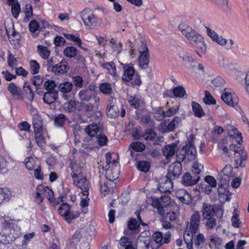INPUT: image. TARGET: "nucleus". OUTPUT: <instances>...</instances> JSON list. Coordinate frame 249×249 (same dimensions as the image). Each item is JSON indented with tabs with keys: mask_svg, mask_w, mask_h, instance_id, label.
Here are the masks:
<instances>
[{
	"mask_svg": "<svg viewBox=\"0 0 249 249\" xmlns=\"http://www.w3.org/2000/svg\"><path fill=\"white\" fill-rule=\"evenodd\" d=\"M78 95L81 101L88 103L85 106L87 111H92L100 102L99 97L94 92L91 85L87 89L81 90Z\"/></svg>",
	"mask_w": 249,
	"mask_h": 249,
	"instance_id": "obj_1",
	"label": "nucleus"
},
{
	"mask_svg": "<svg viewBox=\"0 0 249 249\" xmlns=\"http://www.w3.org/2000/svg\"><path fill=\"white\" fill-rule=\"evenodd\" d=\"M15 230L3 216H0V243L7 245L11 243L18 237V233H15Z\"/></svg>",
	"mask_w": 249,
	"mask_h": 249,
	"instance_id": "obj_2",
	"label": "nucleus"
},
{
	"mask_svg": "<svg viewBox=\"0 0 249 249\" xmlns=\"http://www.w3.org/2000/svg\"><path fill=\"white\" fill-rule=\"evenodd\" d=\"M187 32L185 36L191 43L196 46V53L200 56L205 53L207 50L206 45L204 41V38L202 36L192 28Z\"/></svg>",
	"mask_w": 249,
	"mask_h": 249,
	"instance_id": "obj_3",
	"label": "nucleus"
},
{
	"mask_svg": "<svg viewBox=\"0 0 249 249\" xmlns=\"http://www.w3.org/2000/svg\"><path fill=\"white\" fill-rule=\"evenodd\" d=\"M121 64L124 70L122 80L124 82H129L128 86L133 88L139 87L142 84V81L140 76L137 73L135 74V70L133 67L129 64H123L122 63Z\"/></svg>",
	"mask_w": 249,
	"mask_h": 249,
	"instance_id": "obj_4",
	"label": "nucleus"
},
{
	"mask_svg": "<svg viewBox=\"0 0 249 249\" xmlns=\"http://www.w3.org/2000/svg\"><path fill=\"white\" fill-rule=\"evenodd\" d=\"M196 155V150L193 141L184 146L181 149H178L177 158L178 160L183 161L187 159L188 161L194 160Z\"/></svg>",
	"mask_w": 249,
	"mask_h": 249,
	"instance_id": "obj_5",
	"label": "nucleus"
},
{
	"mask_svg": "<svg viewBox=\"0 0 249 249\" xmlns=\"http://www.w3.org/2000/svg\"><path fill=\"white\" fill-rule=\"evenodd\" d=\"M58 212L68 223L79 217L80 213L78 210H74V207L71 206L67 203H62L58 209Z\"/></svg>",
	"mask_w": 249,
	"mask_h": 249,
	"instance_id": "obj_6",
	"label": "nucleus"
},
{
	"mask_svg": "<svg viewBox=\"0 0 249 249\" xmlns=\"http://www.w3.org/2000/svg\"><path fill=\"white\" fill-rule=\"evenodd\" d=\"M203 219H206V226L208 230L214 229L216 225V220L215 216V211L212 205L204 204L201 211Z\"/></svg>",
	"mask_w": 249,
	"mask_h": 249,
	"instance_id": "obj_7",
	"label": "nucleus"
},
{
	"mask_svg": "<svg viewBox=\"0 0 249 249\" xmlns=\"http://www.w3.org/2000/svg\"><path fill=\"white\" fill-rule=\"evenodd\" d=\"M104 130L103 125L101 123H92L85 128V132L89 138L85 139L84 142H92L94 139L98 135V133L102 132Z\"/></svg>",
	"mask_w": 249,
	"mask_h": 249,
	"instance_id": "obj_8",
	"label": "nucleus"
},
{
	"mask_svg": "<svg viewBox=\"0 0 249 249\" xmlns=\"http://www.w3.org/2000/svg\"><path fill=\"white\" fill-rule=\"evenodd\" d=\"M81 18L86 26L90 28L96 27L98 24V18L95 16L93 11L89 8H85L81 12Z\"/></svg>",
	"mask_w": 249,
	"mask_h": 249,
	"instance_id": "obj_9",
	"label": "nucleus"
},
{
	"mask_svg": "<svg viewBox=\"0 0 249 249\" xmlns=\"http://www.w3.org/2000/svg\"><path fill=\"white\" fill-rule=\"evenodd\" d=\"M181 162L177 160L176 162L172 163L169 166L166 175L167 178L174 180L180 176L182 168Z\"/></svg>",
	"mask_w": 249,
	"mask_h": 249,
	"instance_id": "obj_10",
	"label": "nucleus"
},
{
	"mask_svg": "<svg viewBox=\"0 0 249 249\" xmlns=\"http://www.w3.org/2000/svg\"><path fill=\"white\" fill-rule=\"evenodd\" d=\"M142 137L146 141L153 142L154 145L160 144L163 142V138L157 135L153 129L148 128L142 134Z\"/></svg>",
	"mask_w": 249,
	"mask_h": 249,
	"instance_id": "obj_11",
	"label": "nucleus"
},
{
	"mask_svg": "<svg viewBox=\"0 0 249 249\" xmlns=\"http://www.w3.org/2000/svg\"><path fill=\"white\" fill-rule=\"evenodd\" d=\"M72 179L74 184L81 190V192L84 195L88 196L89 188L86 178L81 175V177L73 178Z\"/></svg>",
	"mask_w": 249,
	"mask_h": 249,
	"instance_id": "obj_12",
	"label": "nucleus"
},
{
	"mask_svg": "<svg viewBox=\"0 0 249 249\" xmlns=\"http://www.w3.org/2000/svg\"><path fill=\"white\" fill-rule=\"evenodd\" d=\"M200 221V215L197 211H195L190 218V230L192 233H196L198 230Z\"/></svg>",
	"mask_w": 249,
	"mask_h": 249,
	"instance_id": "obj_13",
	"label": "nucleus"
},
{
	"mask_svg": "<svg viewBox=\"0 0 249 249\" xmlns=\"http://www.w3.org/2000/svg\"><path fill=\"white\" fill-rule=\"evenodd\" d=\"M221 98L227 105L230 107H234L237 104L236 98L233 97L231 91L229 89H224Z\"/></svg>",
	"mask_w": 249,
	"mask_h": 249,
	"instance_id": "obj_14",
	"label": "nucleus"
},
{
	"mask_svg": "<svg viewBox=\"0 0 249 249\" xmlns=\"http://www.w3.org/2000/svg\"><path fill=\"white\" fill-rule=\"evenodd\" d=\"M69 70L68 63L65 60L53 65L52 68V71L56 75H61L66 73Z\"/></svg>",
	"mask_w": 249,
	"mask_h": 249,
	"instance_id": "obj_15",
	"label": "nucleus"
},
{
	"mask_svg": "<svg viewBox=\"0 0 249 249\" xmlns=\"http://www.w3.org/2000/svg\"><path fill=\"white\" fill-rule=\"evenodd\" d=\"M176 196L183 203L190 204L192 198L191 195L184 189L177 190L176 192Z\"/></svg>",
	"mask_w": 249,
	"mask_h": 249,
	"instance_id": "obj_16",
	"label": "nucleus"
},
{
	"mask_svg": "<svg viewBox=\"0 0 249 249\" xmlns=\"http://www.w3.org/2000/svg\"><path fill=\"white\" fill-rule=\"evenodd\" d=\"M206 28L207 35L213 41L221 46H225L227 43V40L224 38L222 36H219L214 31L211 30L209 27Z\"/></svg>",
	"mask_w": 249,
	"mask_h": 249,
	"instance_id": "obj_17",
	"label": "nucleus"
},
{
	"mask_svg": "<svg viewBox=\"0 0 249 249\" xmlns=\"http://www.w3.org/2000/svg\"><path fill=\"white\" fill-rule=\"evenodd\" d=\"M200 179V176H192L190 173H185L182 178L181 182L185 186H192L196 184Z\"/></svg>",
	"mask_w": 249,
	"mask_h": 249,
	"instance_id": "obj_18",
	"label": "nucleus"
},
{
	"mask_svg": "<svg viewBox=\"0 0 249 249\" xmlns=\"http://www.w3.org/2000/svg\"><path fill=\"white\" fill-rule=\"evenodd\" d=\"M234 151L237 153V155L235 156L234 161L237 166H241L242 167H245V164L244 161L246 160L247 154L246 152L240 150L239 152L238 149L234 150Z\"/></svg>",
	"mask_w": 249,
	"mask_h": 249,
	"instance_id": "obj_19",
	"label": "nucleus"
},
{
	"mask_svg": "<svg viewBox=\"0 0 249 249\" xmlns=\"http://www.w3.org/2000/svg\"><path fill=\"white\" fill-rule=\"evenodd\" d=\"M7 89L13 96L16 97L17 99L20 100H23V97L20 88L18 87L15 83H9L7 87Z\"/></svg>",
	"mask_w": 249,
	"mask_h": 249,
	"instance_id": "obj_20",
	"label": "nucleus"
},
{
	"mask_svg": "<svg viewBox=\"0 0 249 249\" xmlns=\"http://www.w3.org/2000/svg\"><path fill=\"white\" fill-rule=\"evenodd\" d=\"M173 179L169 178L166 177V178L164 182H161L160 186L158 187L159 190L162 193H167L170 192L173 188Z\"/></svg>",
	"mask_w": 249,
	"mask_h": 249,
	"instance_id": "obj_21",
	"label": "nucleus"
},
{
	"mask_svg": "<svg viewBox=\"0 0 249 249\" xmlns=\"http://www.w3.org/2000/svg\"><path fill=\"white\" fill-rule=\"evenodd\" d=\"M70 167L72 171L71 173V177H81L82 172L81 166L76 161L71 160L70 163Z\"/></svg>",
	"mask_w": 249,
	"mask_h": 249,
	"instance_id": "obj_22",
	"label": "nucleus"
},
{
	"mask_svg": "<svg viewBox=\"0 0 249 249\" xmlns=\"http://www.w3.org/2000/svg\"><path fill=\"white\" fill-rule=\"evenodd\" d=\"M58 98V92L47 91L44 93L43 100L45 103L50 105Z\"/></svg>",
	"mask_w": 249,
	"mask_h": 249,
	"instance_id": "obj_23",
	"label": "nucleus"
},
{
	"mask_svg": "<svg viewBox=\"0 0 249 249\" xmlns=\"http://www.w3.org/2000/svg\"><path fill=\"white\" fill-rule=\"evenodd\" d=\"M142 110L136 111L135 119L140 120V123L142 124H147L151 121V118L148 114H142Z\"/></svg>",
	"mask_w": 249,
	"mask_h": 249,
	"instance_id": "obj_24",
	"label": "nucleus"
},
{
	"mask_svg": "<svg viewBox=\"0 0 249 249\" xmlns=\"http://www.w3.org/2000/svg\"><path fill=\"white\" fill-rule=\"evenodd\" d=\"M33 125L34 131H42L43 122L40 115L38 114H35L33 115Z\"/></svg>",
	"mask_w": 249,
	"mask_h": 249,
	"instance_id": "obj_25",
	"label": "nucleus"
},
{
	"mask_svg": "<svg viewBox=\"0 0 249 249\" xmlns=\"http://www.w3.org/2000/svg\"><path fill=\"white\" fill-rule=\"evenodd\" d=\"M212 3L217 6L224 12L228 13L230 8L228 4V0H210Z\"/></svg>",
	"mask_w": 249,
	"mask_h": 249,
	"instance_id": "obj_26",
	"label": "nucleus"
},
{
	"mask_svg": "<svg viewBox=\"0 0 249 249\" xmlns=\"http://www.w3.org/2000/svg\"><path fill=\"white\" fill-rule=\"evenodd\" d=\"M177 146V143H172L171 144L166 145L164 147L163 150V155L167 159H169L175 154Z\"/></svg>",
	"mask_w": 249,
	"mask_h": 249,
	"instance_id": "obj_27",
	"label": "nucleus"
},
{
	"mask_svg": "<svg viewBox=\"0 0 249 249\" xmlns=\"http://www.w3.org/2000/svg\"><path fill=\"white\" fill-rule=\"evenodd\" d=\"M227 186L218 185L217 192L219 199L223 198L225 201H230L231 197L230 196V192L225 188Z\"/></svg>",
	"mask_w": 249,
	"mask_h": 249,
	"instance_id": "obj_28",
	"label": "nucleus"
},
{
	"mask_svg": "<svg viewBox=\"0 0 249 249\" xmlns=\"http://www.w3.org/2000/svg\"><path fill=\"white\" fill-rule=\"evenodd\" d=\"M150 246V240L145 237L138 238L136 241L137 249H148Z\"/></svg>",
	"mask_w": 249,
	"mask_h": 249,
	"instance_id": "obj_29",
	"label": "nucleus"
},
{
	"mask_svg": "<svg viewBox=\"0 0 249 249\" xmlns=\"http://www.w3.org/2000/svg\"><path fill=\"white\" fill-rule=\"evenodd\" d=\"M73 88V84L70 82L65 81L60 83L58 85V89L63 93H70Z\"/></svg>",
	"mask_w": 249,
	"mask_h": 249,
	"instance_id": "obj_30",
	"label": "nucleus"
},
{
	"mask_svg": "<svg viewBox=\"0 0 249 249\" xmlns=\"http://www.w3.org/2000/svg\"><path fill=\"white\" fill-rule=\"evenodd\" d=\"M66 116L62 113L59 114L56 116L53 120L54 125L58 127H62L67 121Z\"/></svg>",
	"mask_w": 249,
	"mask_h": 249,
	"instance_id": "obj_31",
	"label": "nucleus"
},
{
	"mask_svg": "<svg viewBox=\"0 0 249 249\" xmlns=\"http://www.w3.org/2000/svg\"><path fill=\"white\" fill-rule=\"evenodd\" d=\"M110 46L113 52L119 54L122 51L123 45L122 43L118 42L116 38H112L110 41Z\"/></svg>",
	"mask_w": 249,
	"mask_h": 249,
	"instance_id": "obj_32",
	"label": "nucleus"
},
{
	"mask_svg": "<svg viewBox=\"0 0 249 249\" xmlns=\"http://www.w3.org/2000/svg\"><path fill=\"white\" fill-rule=\"evenodd\" d=\"M192 106L193 111L196 117L200 118L205 116V114L201 106L198 103L193 102Z\"/></svg>",
	"mask_w": 249,
	"mask_h": 249,
	"instance_id": "obj_33",
	"label": "nucleus"
},
{
	"mask_svg": "<svg viewBox=\"0 0 249 249\" xmlns=\"http://www.w3.org/2000/svg\"><path fill=\"white\" fill-rule=\"evenodd\" d=\"M138 62L139 66L142 69H146L149 62V54H140Z\"/></svg>",
	"mask_w": 249,
	"mask_h": 249,
	"instance_id": "obj_34",
	"label": "nucleus"
},
{
	"mask_svg": "<svg viewBox=\"0 0 249 249\" xmlns=\"http://www.w3.org/2000/svg\"><path fill=\"white\" fill-rule=\"evenodd\" d=\"M22 89L28 100L29 101H32L34 98V93L28 82L24 83Z\"/></svg>",
	"mask_w": 249,
	"mask_h": 249,
	"instance_id": "obj_35",
	"label": "nucleus"
},
{
	"mask_svg": "<svg viewBox=\"0 0 249 249\" xmlns=\"http://www.w3.org/2000/svg\"><path fill=\"white\" fill-rule=\"evenodd\" d=\"M205 181L209 185L208 187H205L206 191L208 194H210L212 191V189L210 188V186L216 187L217 185L216 180L213 176L208 175L205 177Z\"/></svg>",
	"mask_w": 249,
	"mask_h": 249,
	"instance_id": "obj_36",
	"label": "nucleus"
},
{
	"mask_svg": "<svg viewBox=\"0 0 249 249\" xmlns=\"http://www.w3.org/2000/svg\"><path fill=\"white\" fill-rule=\"evenodd\" d=\"M37 48L38 53L42 58L44 59L49 58L51 52L47 47L38 45Z\"/></svg>",
	"mask_w": 249,
	"mask_h": 249,
	"instance_id": "obj_37",
	"label": "nucleus"
},
{
	"mask_svg": "<svg viewBox=\"0 0 249 249\" xmlns=\"http://www.w3.org/2000/svg\"><path fill=\"white\" fill-rule=\"evenodd\" d=\"M44 188V186L40 184L38 185L36 189V193L35 195V201L38 204H40L43 202V197H42L41 195L43 194V190Z\"/></svg>",
	"mask_w": 249,
	"mask_h": 249,
	"instance_id": "obj_38",
	"label": "nucleus"
},
{
	"mask_svg": "<svg viewBox=\"0 0 249 249\" xmlns=\"http://www.w3.org/2000/svg\"><path fill=\"white\" fill-rule=\"evenodd\" d=\"M36 142L37 145L40 147L45 145V139L42 135V131H35Z\"/></svg>",
	"mask_w": 249,
	"mask_h": 249,
	"instance_id": "obj_39",
	"label": "nucleus"
},
{
	"mask_svg": "<svg viewBox=\"0 0 249 249\" xmlns=\"http://www.w3.org/2000/svg\"><path fill=\"white\" fill-rule=\"evenodd\" d=\"M103 68L106 69L108 73L112 76L115 77L117 75L116 71L115 64L113 62H107L102 65Z\"/></svg>",
	"mask_w": 249,
	"mask_h": 249,
	"instance_id": "obj_40",
	"label": "nucleus"
},
{
	"mask_svg": "<svg viewBox=\"0 0 249 249\" xmlns=\"http://www.w3.org/2000/svg\"><path fill=\"white\" fill-rule=\"evenodd\" d=\"M93 142L94 143H97L100 146H104L107 145L108 139L105 135L100 133L94 139Z\"/></svg>",
	"mask_w": 249,
	"mask_h": 249,
	"instance_id": "obj_41",
	"label": "nucleus"
},
{
	"mask_svg": "<svg viewBox=\"0 0 249 249\" xmlns=\"http://www.w3.org/2000/svg\"><path fill=\"white\" fill-rule=\"evenodd\" d=\"M65 56L69 58H72L76 55L78 50L74 47L69 46L66 47L63 51Z\"/></svg>",
	"mask_w": 249,
	"mask_h": 249,
	"instance_id": "obj_42",
	"label": "nucleus"
},
{
	"mask_svg": "<svg viewBox=\"0 0 249 249\" xmlns=\"http://www.w3.org/2000/svg\"><path fill=\"white\" fill-rule=\"evenodd\" d=\"M106 112L108 117L111 118H115L120 115L119 109L117 106L107 108Z\"/></svg>",
	"mask_w": 249,
	"mask_h": 249,
	"instance_id": "obj_43",
	"label": "nucleus"
},
{
	"mask_svg": "<svg viewBox=\"0 0 249 249\" xmlns=\"http://www.w3.org/2000/svg\"><path fill=\"white\" fill-rule=\"evenodd\" d=\"M180 121V117L178 116L175 117L173 120L168 124L165 131L166 132L172 131L178 126V124Z\"/></svg>",
	"mask_w": 249,
	"mask_h": 249,
	"instance_id": "obj_44",
	"label": "nucleus"
},
{
	"mask_svg": "<svg viewBox=\"0 0 249 249\" xmlns=\"http://www.w3.org/2000/svg\"><path fill=\"white\" fill-rule=\"evenodd\" d=\"M129 149H132L135 151L142 152L145 148V145L141 142H131L129 146Z\"/></svg>",
	"mask_w": 249,
	"mask_h": 249,
	"instance_id": "obj_45",
	"label": "nucleus"
},
{
	"mask_svg": "<svg viewBox=\"0 0 249 249\" xmlns=\"http://www.w3.org/2000/svg\"><path fill=\"white\" fill-rule=\"evenodd\" d=\"M64 35L65 37L67 39L75 42L76 43V44L78 46V47H79L85 50H87L86 49L83 48L82 47L81 39H80V38L79 36H75V35H74L73 34H64Z\"/></svg>",
	"mask_w": 249,
	"mask_h": 249,
	"instance_id": "obj_46",
	"label": "nucleus"
},
{
	"mask_svg": "<svg viewBox=\"0 0 249 249\" xmlns=\"http://www.w3.org/2000/svg\"><path fill=\"white\" fill-rule=\"evenodd\" d=\"M141 225L140 223L138 222V221L134 218H131L129 219V220L127 222V228L129 230L131 231H136L138 230V231H140L139 228L140 226Z\"/></svg>",
	"mask_w": 249,
	"mask_h": 249,
	"instance_id": "obj_47",
	"label": "nucleus"
},
{
	"mask_svg": "<svg viewBox=\"0 0 249 249\" xmlns=\"http://www.w3.org/2000/svg\"><path fill=\"white\" fill-rule=\"evenodd\" d=\"M173 93L174 96L183 98L186 94V90L183 87L178 86L173 89Z\"/></svg>",
	"mask_w": 249,
	"mask_h": 249,
	"instance_id": "obj_48",
	"label": "nucleus"
},
{
	"mask_svg": "<svg viewBox=\"0 0 249 249\" xmlns=\"http://www.w3.org/2000/svg\"><path fill=\"white\" fill-rule=\"evenodd\" d=\"M44 88L47 91L58 92L55 88L56 87V84L54 81L48 80L45 82L44 84Z\"/></svg>",
	"mask_w": 249,
	"mask_h": 249,
	"instance_id": "obj_49",
	"label": "nucleus"
},
{
	"mask_svg": "<svg viewBox=\"0 0 249 249\" xmlns=\"http://www.w3.org/2000/svg\"><path fill=\"white\" fill-rule=\"evenodd\" d=\"M137 168L139 170L146 173L150 169V163L147 161H140L137 165Z\"/></svg>",
	"mask_w": 249,
	"mask_h": 249,
	"instance_id": "obj_50",
	"label": "nucleus"
},
{
	"mask_svg": "<svg viewBox=\"0 0 249 249\" xmlns=\"http://www.w3.org/2000/svg\"><path fill=\"white\" fill-rule=\"evenodd\" d=\"M99 89L103 93L107 95L110 94L112 92V89L110 84L103 83L100 85Z\"/></svg>",
	"mask_w": 249,
	"mask_h": 249,
	"instance_id": "obj_51",
	"label": "nucleus"
},
{
	"mask_svg": "<svg viewBox=\"0 0 249 249\" xmlns=\"http://www.w3.org/2000/svg\"><path fill=\"white\" fill-rule=\"evenodd\" d=\"M128 102L131 106L137 109L140 106L141 102V99L136 96H130L128 98Z\"/></svg>",
	"mask_w": 249,
	"mask_h": 249,
	"instance_id": "obj_52",
	"label": "nucleus"
},
{
	"mask_svg": "<svg viewBox=\"0 0 249 249\" xmlns=\"http://www.w3.org/2000/svg\"><path fill=\"white\" fill-rule=\"evenodd\" d=\"M238 214L239 212L238 210L237 209H235L233 212V216L231 218L232 226L236 228H239L241 223L240 220L238 218Z\"/></svg>",
	"mask_w": 249,
	"mask_h": 249,
	"instance_id": "obj_53",
	"label": "nucleus"
},
{
	"mask_svg": "<svg viewBox=\"0 0 249 249\" xmlns=\"http://www.w3.org/2000/svg\"><path fill=\"white\" fill-rule=\"evenodd\" d=\"M203 101L206 105L216 104V100L212 96L210 92L208 90L205 91V97L203 98Z\"/></svg>",
	"mask_w": 249,
	"mask_h": 249,
	"instance_id": "obj_54",
	"label": "nucleus"
},
{
	"mask_svg": "<svg viewBox=\"0 0 249 249\" xmlns=\"http://www.w3.org/2000/svg\"><path fill=\"white\" fill-rule=\"evenodd\" d=\"M228 134L231 137H235V136L241 137V134L239 133L238 129L233 125L228 124L226 126ZM242 138V137H241Z\"/></svg>",
	"mask_w": 249,
	"mask_h": 249,
	"instance_id": "obj_55",
	"label": "nucleus"
},
{
	"mask_svg": "<svg viewBox=\"0 0 249 249\" xmlns=\"http://www.w3.org/2000/svg\"><path fill=\"white\" fill-rule=\"evenodd\" d=\"M36 160L32 157H29L25 159V167L29 170H32L36 164Z\"/></svg>",
	"mask_w": 249,
	"mask_h": 249,
	"instance_id": "obj_56",
	"label": "nucleus"
},
{
	"mask_svg": "<svg viewBox=\"0 0 249 249\" xmlns=\"http://www.w3.org/2000/svg\"><path fill=\"white\" fill-rule=\"evenodd\" d=\"M154 114L155 118L159 121L162 120L166 117V112L163 110L162 107L156 108Z\"/></svg>",
	"mask_w": 249,
	"mask_h": 249,
	"instance_id": "obj_57",
	"label": "nucleus"
},
{
	"mask_svg": "<svg viewBox=\"0 0 249 249\" xmlns=\"http://www.w3.org/2000/svg\"><path fill=\"white\" fill-rule=\"evenodd\" d=\"M24 12L25 14V17L24 18V21L27 22L29 21L30 19L33 16V7L29 4H26L24 9Z\"/></svg>",
	"mask_w": 249,
	"mask_h": 249,
	"instance_id": "obj_58",
	"label": "nucleus"
},
{
	"mask_svg": "<svg viewBox=\"0 0 249 249\" xmlns=\"http://www.w3.org/2000/svg\"><path fill=\"white\" fill-rule=\"evenodd\" d=\"M64 109L68 112H71L76 109V102L74 100H70L64 104Z\"/></svg>",
	"mask_w": 249,
	"mask_h": 249,
	"instance_id": "obj_59",
	"label": "nucleus"
},
{
	"mask_svg": "<svg viewBox=\"0 0 249 249\" xmlns=\"http://www.w3.org/2000/svg\"><path fill=\"white\" fill-rule=\"evenodd\" d=\"M31 72L32 74H36L39 73L40 65L36 60H32L30 62Z\"/></svg>",
	"mask_w": 249,
	"mask_h": 249,
	"instance_id": "obj_60",
	"label": "nucleus"
},
{
	"mask_svg": "<svg viewBox=\"0 0 249 249\" xmlns=\"http://www.w3.org/2000/svg\"><path fill=\"white\" fill-rule=\"evenodd\" d=\"M205 237L203 234H199L194 239V244L195 246L198 249L200 248L204 243Z\"/></svg>",
	"mask_w": 249,
	"mask_h": 249,
	"instance_id": "obj_61",
	"label": "nucleus"
},
{
	"mask_svg": "<svg viewBox=\"0 0 249 249\" xmlns=\"http://www.w3.org/2000/svg\"><path fill=\"white\" fill-rule=\"evenodd\" d=\"M219 176L220 178L218 185L227 186L230 181L231 177L229 176V175H222V174H220Z\"/></svg>",
	"mask_w": 249,
	"mask_h": 249,
	"instance_id": "obj_62",
	"label": "nucleus"
},
{
	"mask_svg": "<svg viewBox=\"0 0 249 249\" xmlns=\"http://www.w3.org/2000/svg\"><path fill=\"white\" fill-rule=\"evenodd\" d=\"M151 202L152 205L157 208L158 210L162 209V202L161 201L160 198L154 196L151 197Z\"/></svg>",
	"mask_w": 249,
	"mask_h": 249,
	"instance_id": "obj_63",
	"label": "nucleus"
},
{
	"mask_svg": "<svg viewBox=\"0 0 249 249\" xmlns=\"http://www.w3.org/2000/svg\"><path fill=\"white\" fill-rule=\"evenodd\" d=\"M203 168V166L199 163H195L192 169V173L194 175L195 177L199 176L200 172Z\"/></svg>",
	"mask_w": 249,
	"mask_h": 249,
	"instance_id": "obj_64",
	"label": "nucleus"
}]
</instances>
